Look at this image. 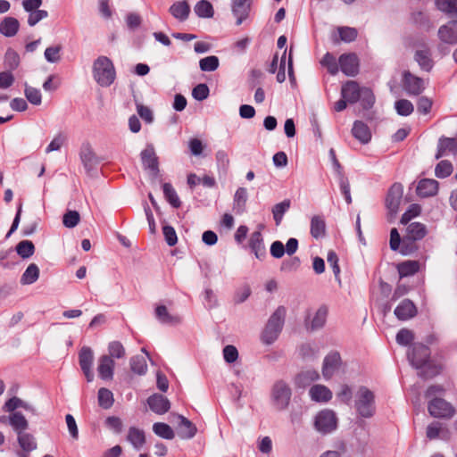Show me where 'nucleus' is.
Returning a JSON list of instances; mask_svg holds the SVG:
<instances>
[{
    "label": "nucleus",
    "mask_w": 457,
    "mask_h": 457,
    "mask_svg": "<svg viewBox=\"0 0 457 457\" xmlns=\"http://www.w3.org/2000/svg\"><path fill=\"white\" fill-rule=\"evenodd\" d=\"M429 349L421 344L415 345L408 353V359L412 366L420 370L419 376L423 378H429L436 376L439 370L429 361Z\"/></svg>",
    "instance_id": "1"
},
{
    "label": "nucleus",
    "mask_w": 457,
    "mask_h": 457,
    "mask_svg": "<svg viewBox=\"0 0 457 457\" xmlns=\"http://www.w3.org/2000/svg\"><path fill=\"white\" fill-rule=\"evenodd\" d=\"M286 308L279 306L270 317L262 333V342L265 345L273 344L278 337L285 321Z\"/></svg>",
    "instance_id": "2"
},
{
    "label": "nucleus",
    "mask_w": 457,
    "mask_h": 457,
    "mask_svg": "<svg viewBox=\"0 0 457 457\" xmlns=\"http://www.w3.org/2000/svg\"><path fill=\"white\" fill-rule=\"evenodd\" d=\"M93 76L99 86L110 87L116 78L112 62L106 56H99L93 64Z\"/></svg>",
    "instance_id": "3"
},
{
    "label": "nucleus",
    "mask_w": 457,
    "mask_h": 457,
    "mask_svg": "<svg viewBox=\"0 0 457 457\" xmlns=\"http://www.w3.org/2000/svg\"><path fill=\"white\" fill-rule=\"evenodd\" d=\"M354 407L361 417H372L376 411L374 393L366 386H361L355 394Z\"/></svg>",
    "instance_id": "4"
},
{
    "label": "nucleus",
    "mask_w": 457,
    "mask_h": 457,
    "mask_svg": "<svg viewBox=\"0 0 457 457\" xmlns=\"http://www.w3.org/2000/svg\"><path fill=\"white\" fill-rule=\"evenodd\" d=\"M291 395V388L286 382L277 381L271 390V400L274 406L279 411L285 410L289 404Z\"/></svg>",
    "instance_id": "5"
},
{
    "label": "nucleus",
    "mask_w": 457,
    "mask_h": 457,
    "mask_svg": "<svg viewBox=\"0 0 457 457\" xmlns=\"http://www.w3.org/2000/svg\"><path fill=\"white\" fill-rule=\"evenodd\" d=\"M337 419L334 411L323 410L315 418V428L322 434H328L336 429Z\"/></svg>",
    "instance_id": "6"
},
{
    "label": "nucleus",
    "mask_w": 457,
    "mask_h": 457,
    "mask_svg": "<svg viewBox=\"0 0 457 457\" xmlns=\"http://www.w3.org/2000/svg\"><path fill=\"white\" fill-rule=\"evenodd\" d=\"M431 416L436 418H451L454 414V408L442 398L432 399L428 405Z\"/></svg>",
    "instance_id": "7"
},
{
    "label": "nucleus",
    "mask_w": 457,
    "mask_h": 457,
    "mask_svg": "<svg viewBox=\"0 0 457 457\" xmlns=\"http://www.w3.org/2000/svg\"><path fill=\"white\" fill-rule=\"evenodd\" d=\"M403 87L408 95L419 96L425 89V81L421 78L405 71L403 73Z\"/></svg>",
    "instance_id": "8"
},
{
    "label": "nucleus",
    "mask_w": 457,
    "mask_h": 457,
    "mask_svg": "<svg viewBox=\"0 0 457 457\" xmlns=\"http://www.w3.org/2000/svg\"><path fill=\"white\" fill-rule=\"evenodd\" d=\"M427 234L426 226L420 222H412L407 227V234L403 240V245L400 252L406 255L411 253L405 246L408 240L416 241L422 239Z\"/></svg>",
    "instance_id": "9"
},
{
    "label": "nucleus",
    "mask_w": 457,
    "mask_h": 457,
    "mask_svg": "<svg viewBox=\"0 0 457 457\" xmlns=\"http://www.w3.org/2000/svg\"><path fill=\"white\" fill-rule=\"evenodd\" d=\"M94 361V353L88 346H83L79 353V362L87 382L94 379V373L92 371V364Z\"/></svg>",
    "instance_id": "10"
},
{
    "label": "nucleus",
    "mask_w": 457,
    "mask_h": 457,
    "mask_svg": "<svg viewBox=\"0 0 457 457\" xmlns=\"http://www.w3.org/2000/svg\"><path fill=\"white\" fill-rule=\"evenodd\" d=\"M403 187L399 183L394 184L388 191L386 199V205L392 215H395L398 212L399 205L403 197Z\"/></svg>",
    "instance_id": "11"
},
{
    "label": "nucleus",
    "mask_w": 457,
    "mask_h": 457,
    "mask_svg": "<svg viewBox=\"0 0 457 457\" xmlns=\"http://www.w3.org/2000/svg\"><path fill=\"white\" fill-rule=\"evenodd\" d=\"M341 367V357L340 354L337 352H332L328 353L322 365V375L325 379L331 378L340 369Z\"/></svg>",
    "instance_id": "12"
},
{
    "label": "nucleus",
    "mask_w": 457,
    "mask_h": 457,
    "mask_svg": "<svg viewBox=\"0 0 457 457\" xmlns=\"http://www.w3.org/2000/svg\"><path fill=\"white\" fill-rule=\"evenodd\" d=\"M340 70L346 76L353 77L359 71V61L355 54H344L338 59Z\"/></svg>",
    "instance_id": "13"
},
{
    "label": "nucleus",
    "mask_w": 457,
    "mask_h": 457,
    "mask_svg": "<svg viewBox=\"0 0 457 457\" xmlns=\"http://www.w3.org/2000/svg\"><path fill=\"white\" fill-rule=\"evenodd\" d=\"M141 160L143 166L149 170L153 175L156 176L158 174V158L154 147L152 145H147L145 149L141 152Z\"/></svg>",
    "instance_id": "14"
},
{
    "label": "nucleus",
    "mask_w": 457,
    "mask_h": 457,
    "mask_svg": "<svg viewBox=\"0 0 457 457\" xmlns=\"http://www.w3.org/2000/svg\"><path fill=\"white\" fill-rule=\"evenodd\" d=\"M251 10V0H233L232 12L237 18V25L242 24L249 16Z\"/></svg>",
    "instance_id": "15"
},
{
    "label": "nucleus",
    "mask_w": 457,
    "mask_h": 457,
    "mask_svg": "<svg viewBox=\"0 0 457 457\" xmlns=\"http://www.w3.org/2000/svg\"><path fill=\"white\" fill-rule=\"evenodd\" d=\"M362 88H361L357 82L350 80L343 85L341 95L344 99L348 103L353 104L359 101L361 96Z\"/></svg>",
    "instance_id": "16"
},
{
    "label": "nucleus",
    "mask_w": 457,
    "mask_h": 457,
    "mask_svg": "<svg viewBox=\"0 0 457 457\" xmlns=\"http://www.w3.org/2000/svg\"><path fill=\"white\" fill-rule=\"evenodd\" d=\"M149 408L157 414H163L170 408V401L162 395L154 394L147 399Z\"/></svg>",
    "instance_id": "17"
},
{
    "label": "nucleus",
    "mask_w": 457,
    "mask_h": 457,
    "mask_svg": "<svg viewBox=\"0 0 457 457\" xmlns=\"http://www.w3.org/2000/svg\"><path fill=\"white\" fill-rule=\"evenodd\" d=\"M115 362L111 356L103 355L98 359L97 371L102 379H112Z\"/></svg>",
    "instance_id": "18"
},
{
    "label": "nucleus",
    "mask_w": 457,
    "mask_h": 457,
    "mask_svg": "<svg viewBox=\"0 0 457 457\" xmlns=\"http://www.w3.org/2000/svg\"><path fill=\"white\" fill-rule=\"evenodd\" d=\"M439 38L447 44L457 43V21H450L446 25H443L438 29Z\"/></svg>",
    "instance_id": "19"
},
{
    "label": "nucleus",
    "mask_w": 457,
    "mask_h": 457,
    "mask_svg": "<svg viewBox=\"0 0 457 457\" xmlns=\"http://www.w3.org/2000/svg\"><path fill=\"white\" fill-rule=\"evenodd\" d=\"M448 154H457V138L443 137L439 139L436 158Z\"/></svg>",
    "instance_id": "20"
},
{
    "label": "nucleus",
    "mask_w": 457,
    "mask_h": 457,
    "mask_svg": "<svg viewBox=\"0 0 457 457\" xmlns=\"http://www.w3.org/2000/svg\"><path fill=\"white\" fill-rule=\"evenodd\" d=\"M417 194L421 197H430L438 191V182L432 179H421L417 186Z\"/></svg>",
    "instance_id": "21"
},
{
    "label": "nucleus",
    "mask_w": 457,
    "mask_h": 457,
    "mask_svg": "<svg viewBox=\"0 0 457 457\" xmlns=\"http://www.w3.org/2000/svg\"><path fill=\"white\" fill-rule=\"evenodd\" d=\"M249 246L257 259L262 260L266 256V249L263 244L262 235L260 231L252 233Z\"/></svg>",
    "instance_id": "22"
},
{
    "label": "nucleus",
    "mask_w": 457,
    "mask_h": 457,
    "mask_svg": "<svg viewBox=\"0 0 457 457\" xmlns=\"http://www.w3.org/2000/svg\"><path fill=\"white\" fill-rule=\"evenodd\" d=\"M416 312L415 305L408 299L402 301L395 309V316L401 320H406L414 317Z\"/></svg>",
    "instance_id": "23"
},
{
    "label": "nucleus",
    "mask_w": 457,
    "mask_h": 457,
    "mask_svg": "<svg viewBox=\"0 0 457 457\" xmlns=\"http://www.w3.org/2000/svg\"><path fill=\"white\" fill-rule=\"evenodd\" d=\"M155 316L160 322L171 326L179 325L182 321V318L179 315L170 314L164 305H158L155 308Z\"/></svg>",
    "instance_id": "24"
},
{
    "label": "nucleus",
    "mask_w": 457,
    "mask_h": 457,
    "mask_svg": "<svg viewBox=\"0 0 457 457\" xmlns=\"http://www.w3.org/2000/svg\"><path fill=\"white\" fill-rule=\"evenodd\" d=\"M328 309L325 306H320L310 321H306V327L308 329L316 330L321 328L327 320Z\"/></svg>",
    "instance_id": "25"
},
{
    "label": "nucleus",
    "mask_w": 457,
    "mask_h": 457,
    "mask_svg": "<svg viewBox=\"0 0 457 457\" xmlns=\"http://www.w3.org/2000/svg\"><path fill=\"white\" fill-rule=\"evenodd\" d=\"M169 12L175 19L184 21L188 18L190 6L187 1H178L171 4Z\"/></svg>",
    "instance_id": "26"
},
{
    "label": "nucleus",
    "mask_w": 457,
    "mask_h": 457,
    "mask_svg": "<svg viewBox=\"0 0 457 457\" xmlns=\"http://www.w3.org/2000/svg\"><path fill=\"white\" fill-rule=\"evenodd\" d=\"M20 28V23L17 19L13 17H5L0 22V33L4 37H11L17 34Z\"/></svg>",
    "instance_id": "27"
},
{
    "label": "nucleus",
    "mask_w": 457,
    "mask_h": 457,
    "mask_svg": "<svg viewBox=\"0 0 457 457\" xmlns=\"http://www.w3.org/2000/svg\"><path fill=\"white\" fill-rule=\"evenodd\" d=\"M320 378L318 371L314 370H307L300 372L295 378V386L304 388Z\"/></svg>",
    "instance_id": "28"
},
{
    "label": "nucleus",
    "mask_w": 457,
    "mask_h": 457,
    "mask_svg": "<svg viewBox=\"0 0 457 457\" xmlns=\"http://www.w3.org/2000/svg\"><path fill=\"white\" fill-rule=\"evenodd\" d=\"M310 396L315 402H328L332 398V392L323 385H314L310 388Z\"/></svg>",
    "instance_id": "29"
},
{
    "label": "nucleus",
    "mask_w": 457,
    "mask_h": 457,
    "mask_svg": "<svg viewBox=\"0 0 457 457\" xmlns=\"http://www.w3.org/2000/svg\"><path fill=\"white\" fill-rule=\"evenodd\" d=\"M353 136L362 144H367L371 138L369 127L362 121H355L352 129Z\"/></svg>",
    "instance_id": "30"
},
{
    "label": "nucleus",
    "mask_w": 457,
    "mask_h": 457,
    "mask_svg": "<svg viewBox=\"0 0 457 457\" xmlns=\"http://www.w3.org/2000/svg\"><path fill=\"white\" fill-rule=\"evenodd\" d=\"M430 55V51L426 46L415 52V61L418 62L420 67L426 71H429L433 68V61Z\"/></svg>",
    "instance_id": "31"
},
{
    "label": "nucleus",
    "mask_w": 457,
    "mask_h": 457,
    "mask_svg": "<svg viewBox=\"0 0 457 457\" xmlns=\"http://www.w3.org/2000/svg\"><path fill=\"white\" fill-rule=\"evenodd\" d=\"M127 440L133 445L136 450H140L145 443V436L143 430L135 427L129 429Z\"/></svg>",
    "instance_id": "32"
},
{
    "label": "nucleus",
    "mask_w": 457,
    "mask_h": 457,
    "mask_svg": "<svg viewBox=\"0 0 457 457\" xmlns=\"http://www.w3.org/2000/svg\"><path fill=\"white\" fill-rule=\"evenodd\" d=\"M179 434L182 438H192L196 433L195 426L184 416L179 415Z\"/></svg>",
    "instance_id": "33"
},
{
    "label": "nucleus",
    "mask_w": 457,
    "mask_h": 457,
    "mask_svg": "<svg viewBox=\"0 0 457 457\" xmlns=\"http://www.w3.org/2000/svg\"><path fill=\"white\" fill-rule=\"evenodd\" d=\"M9 420L11 426L18 433V435L20 433H23L29 427V423L26 418L19 411L12 412L10 415Z\"/></svg>",
    "instance_id": "34"
},
{
    "label": "nucleus",
    "mask_w": 457,
    "mask_h": 457,
    "mask_svg": "<svg viewBox=\"0 0 457 457\" xmlns=\"http://www.w3.org/2000/svg\"><path fill=\"white\" fill-rule=\"evenodd\" d=\"M420 270L418 261H406L398 265V272L400 277H408L414 275Z\"/></svg>",
    "instance_id": "35"
},
{
    "label": "nucleus",
    "mask_w": 457,
    "mask_h": 457,
    "mask_svg": "<svg viewBox=\"0 0 457 457\" xmlns=\"http://www.w3.org/2000/svg\"><path fill=\"white\" fill-rule=\"evenodd\" d=\"M39 277V269L35 263H31L28 266L26 270L21 276V282L23 285L33 284L37 280Z\"/></svg>",
    "instance_id": "36"
},
{
    "label": "nucleus",
    "mask_w": 457,
    "mask_h": 457,
    "mask_svg": "<svg viewBox=\"0 0 457 457\" xmlns=\"http://www.w3.org/2000/svg\"><path fill=\"white\" fill-rule=\"evenodd\" d=\"M326 224L321 216H313L311 220V234L313 237L319 238L325 234Z\"/></svg>",
    "instance_id": "37"
},
{
    "label": "nucleus",
    "mask_w": 457,
    "mask_h": 457,
    "mask_svg": "<svg viewBox=\"0 0 457 457\" xmlns=\"http://www.w3.org/2000/svg\"><path fill=\"white\" fill-rule=\"evenodd\" d=\"M18 442L24 452H31L37 448V442L34 436L29 433H20Z\"/></svg>",
    "instance_id": "38"
},
{
    "label": "nucleus",
    "mask_w": 457,
    "mask_h": 457,
    "mask_svg": "<svg viewBox=\"0 0 457 457\" xmlns=\"http://www.w3.org/2000/svg\"><path fill=\"white\" fill-rule=\"evenodd\" d=\"M164 197L174 208H179L181 204L177 192L170 183H164L162 186Z\"/></svg>",
    "instance_id": "39"
},
{
    "label": "nucleus",
    "mask_w": 457,
    "mask_h": 457,
    "mask_svg": "<svg viewBox=\"0 0 457 457\" xmlns=\"http://www.w3.org/2000/svg\"><path fill=\"white\" fill-rule=\"evenodd\" d=\"M113 394L107 388H100L98 391V403L99 405L107 410L110 409L113 404Z\"/></svg>",
    "instance_id": "40"
},
{
    "label": "nucleus",
    "mask_w": 457,
    "mask_h": 457,
    "mask_svg": "<svg viewBox=\"0 0 457 457\" xmlns=\"http://www.w3.org/2000/svg\"><path fill=\"white\" fill-rule=\"evenodd\" d=\"M153 431L164 439H173L174 432L172 428L166 423L156 422L153 425Z\"/></svg>",
    "instance_id": "41"
},
{
    "label": "nucleus",
    "mask_w": 457,
    "mask_h": 457,
    "mask_svg": "<svg viewBox=\"0 0 457 457\" xmlns=\"http://www.w3.org/2000/svg\"><path fill=\"white\" fill-rule=\"evenodd\" d=\"M290 207V201L284 200L281 203L275 204L272 208V214L275 220L276 225L278 226L283 219V215Z\"/></svg>",
    "instance_id": "42"
},
{
    "label": "nucleus",
    "mask_w": 457,
    "mask_h": 457,
    "mask_svg": "<svg viewBox=\"0 0 457 457\" xmlns=\"http://www.w3.org/2000/svg\"><path fill=\"white\" fill-rule=\"evenodd\" d=\"M195 12L197 16L202 18H211L213 16L212 5L206 0L199 1L195 6Z\"/></svg>",
    "instance_id": "43"
},
{
    "label": "nucleus",
    "mask_w": 457,
    "mask_h": 457,
    "mask_svg": "<svg viewBox=\"0 0 457 457\" xmlns=\"http://www.w3.org/2000/svg\"><path fill=\"white\" fill-rule=\"evenodd\" d=\"M220 64L219 58L215 55H210L202 58L199 61V67L203 71H214L218 69Z\"/></svg>",
    "instance_id": "44"
},
{
    "label": "nucleus",
    "mask_w": 457,
    "mask_h": 457,
    "mask_svg": "<svg viewBox=\"0 0 457 457\" xmlns=\"http://www.w3.org/2000/svg\"><path fill=\"white\" fill-rule=\"evenodd\" d=\"M35 246L31 241L23 240L16 245L17 253L23 259L29 258L33 255Z\"/></svg>",
    "instance_id": "45"
},
{
    "label": "nucleus",
    "mask_w": 457,
    "mask_h": 457,
    "mask_svg": "<svg viewBox=\"0 0 457 457\" xmlns=\"http://www.w3.org/2000/svg\"><path fill=\"white\" fill-rule=\"evenodd\" d=\"M130 367L132 371L138 375H144L147 370L145 359L138 355L130 359Z\"/></svg>",
    "instance_id": "46"
},
{
    "label": "nucleus",
    "mask_w": 457,
    "mask_h": 457,
    "mask_svg": "<svg viewBox=\"0 0 457 457\" xmlns=\"http://www.w3.org/2000/svg\"><path fill=\"white\" fill-rule=\"evenodd\" d=\"M320 64L327 68L331 75H336L338 72V62L336 58L330 54L327 53L320 61Z\"/></svg>",
    "instance_id": "47"
},
{
    "label": "nucleus",
    "mask_w": 457,
    "mask_h": 457,
    "mask_svg": "<svg viewBox=\"0 0 457 457\" xmlns=\"http://www.w3.org/2000/svg\"><path fill=\"white\" fill-rule=\"evenodd\" d=\"M108 353H109V354L107 356H111V358L112 360H113V358H116V359L123 358L126 354V351H125L123 345L119 341H112V342L109 343Z\"/></svg>",
    "instance_id": "48"
},
{
    "label": "nucleus",
    "mask_w": 457,
    "mask_h": 457,
    "mask_svg": "<svg viewBox=\"0 0 457 457\" xmlns=\"http://www.w3.org/2000/svg\"><path fill=\"white\" fill-rule=\"evenodd\" d=\"M247 200V192L245 187H239L234 195V208L237 212H241L245 205Z\"/></svg>",
    "instance_id": "49"
},
{
    "label": "nucleus",
    "mask_w": 457,
    "mask_h": 457,
    "mask_svg": "<svg viewBox=\"0 0 457 457\" xmlns=\"http://www.w3.org/2000/svg\"><path fill=\"white\" fill-rule=\"evenodd\" d=\"M24 93L26 98L30 104L34 105H39L41 104L42 96L39 89L29 87L26 84Z\"/></svg>",
    "instance_id": "50"
},
{
    "label": "nucleus",
    "mask_w": 457,
    "mask_h": 457,
    "mask_svg": "<svg viewBox=\"0 0 457 457\" xmlns=\"http://www.w3.org/2000/svg\"><path fill=\"white\" fill-rule=\"evenodd\" d=\"M395 110L399 115L408 116L413 112V104L411 101L401 99L395 102Z\"/></svg>",
    "instance_id": "51"
},
{
    "label": "nucleus",
    "mask_w": 457,
    "mask_h": 457,
    "mask_svg": "<svg viewBox=\"0 0 457 457\" xmlns=\"http://www.w3.org/2000/svg\"><path fill=\"white\" fill-rule=\"evenodd\" d=\"M453 165L448 161H441L435 169V173L437 178L444 179L450 176L453 172Z\"/></svg>",
    "instance_id": "52"
},
{
    "label": "nucleus",
    "mask_w": 457,
    "mask_h": 457,
    "mask_svg": "<svg viewBox=\"0 0 457 457\" xmlns=\"http://www.w3.org/2000/svg\"><path fill=\"white\" fill-rule=\"evenodd\" d=\"M80 220L79 213L77 211H68L62 218V223L66 228L76 227Z\"/></svg>",
    "instance_id": "53"
},
{
    "label": "nucleus",
    "mask_w": 457,
    "mask_h": 457,
    "mask_svg": "<svg viewBox=\"0 0 457 457\" xmlns=\"http://www.w3.org/2000/svg\"><path fill=\"white\" fill-rule=\"evenodd\" d=\"M359 101H361L363 109L368 110L371 108L375 103V97L372 91L370 88L362 87L361 96Z\"/></svg>",
    "instance_id": "54"
},
{
    "label": "nucleus",
    "mask_w": 457,
    "mask_h": 457,
    "mask_svg": "<svg viewBox=\"0 0 457 457\" xmlns=\"http://www.w3.org/2000/svg\"><path fill=\"white\" fill-rule=\"evenodd\" d=\"M338 33L341 40L348 43L355 40L358 35L356 29L352 27H339Z\"/></svg>",
    "instance_id": "55"
},
{
    "label": "nucleus",
    "mask_w": 457,
    "mask_h": 457,
    "mask_svg": "<svg viewBox=\"0 0 457 457\" xmlns=\"http://www.w3.org/2000/svg\"><path fill=\"white\" fill-rule=\"evenodd\" d=\"M436 4L444 12H457V0H436Z\"/></svg>",
    "instance_id": "56"
},
{
    "label": "nucleus",
    "mask_w": 457,
    "mask_h": 457,
    "mask_svg": "<svg viewBox=\"0 0 457 457\" xmlns=\"http://www.w3.org/2000/svg\"><path fill=\"white\" fill-rule=\"evenodd\" d=\"M421 208L419 204H411L408 210L402 215L401 223L407 224L411 219L420 215Z\"/></svg>",
    "instance_id": "57"
},
{
    "label": "nucleus",
    "mask_w": 457,
    "mask_h": 457,
    "mask_svg": "<svg viewBox=\"0 0 457 457\" xmlns=\"http://www.w3.org/2000/svg\"><path fill=\"white\" fill-rule=\"evenodd\" d=\"M61 50H62L61 46H54L47 47L45 50V54H44L45 58L49 62H52V63L57 62L61 59V56H60Z\"/></svg>",
    "instance_id": "58"
},
{
    "label": "nucleus",
    "mask_w": 457,
    "mask_h": 457,
    "mask_svg": "<svg viewBox=\"0 0 457 457\" xmlns=\"http://www.w3.org/2000/svg\"><path fill=\"white\" fill-rule=\"evenodd\" d=\"M4 62L10 70H15L19 66L20 56L15 51L9 49L5 54Z\"/></svg>",
    "instance_id": "59"
},
{
    "label": "nucleus",
    "mask_w": 457,
    "mask_h": 457,
    "mask_svg": "<svg viewBox=\"0 0 457 457\" xmlns=\"http://www.w3.org/2000/svg\"><path fill=\"white\" fill-rule=\"evenodd\" d=\"M192 96L195 100L203 101L209 96V87L206 84H198L193 88Z\"/></svg>",
    "instance_id": "60"
},
{
    "label": "nucleus",
    "mask_w": 457,
    "mask_h": 457,
    "mask_svg": "<svg viewBox=\"0 0 457 457\" xmlns=\"http://www.w3.org/2000/svg\"><path fill=\"white\" fill-rule=\"evenodd\" d=\"M65 141H66V137L64 135H62V134L56 135L52 139V141L47 145V147L46 148V153L49 154L51 152L60 150Z\"/></svg>",
    "instance_id": "61"
},
{
    "label": "nucleus",
    "mask_w": 457,
    "mask_h": 457,
    "mask_svg": "<svg viewBox=\"0 0 457 457\" xmlns=\"http://www.w3.org/2000/svg\"><path fill=\"white\" fill-rule=\"evenodd\" d=\"M162 232H163L165 240L170 246H173L177 244L178 237H177V234H176V231L173 227H171L170 225H165L162 228Z\"/></svg>",
    "instance_id": "62"
},
{
    "label": "nucleus",
    "mask_w": 457,
    "mask_h": 457,
    "mask_svg": "<svg viewBox=\"0 0 457 457\" xmlns=\"http://www.w3.org/2000/svg\"><path fill=\"white\" fill-rule=\"evenodd\" d=\"M106 427L112 430L116 434H120L122 431V421L120 418L115 416H110L105 420Z\"/></svg>",
    "instance_id": "63"
},
{
    "label": "nucleus",
    "mask_w": 457,
    "mask_h": 457,
    "mask_svg": "<svg viewBox=\"0 0 457 457\" xmlns=\"http://www.w3.org/2000/svg\"><path fill=\"white\" fill-rule=\"evenodd\" d=\"M223 357L228 363L235 362L238 358L237 349L234 345H226L223 348Z\"/></svg>",
    "instance_id": "64"
}]
</instances>
